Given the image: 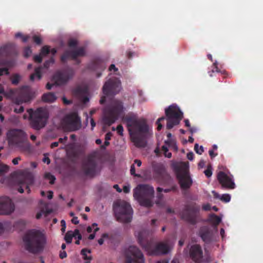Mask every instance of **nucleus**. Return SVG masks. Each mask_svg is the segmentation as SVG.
<instances>
[{
	"label": "nucleus",
	"mask_w": 263,
	"mask_h": 263,
	"mask_svg": "<svg viewBox=\"0 0 263 263\" xmlns=\"http://www.w3.org/2000/svg\"><path fill=\"white\" fill-rule=\"evenodd\" d=\"M126 122L132 141L137 147H144L149 135V126L144 119H138L136 114L129 112L123 118Z\"/></svg>",
	"instance_id": "nucleus-1"
},
{
	"label": "nucleus",
	"mask_w": 263,
	"mask_h": 263,
	"mask_svg": "<svg viewBox=\"0 0 263 263\" xmlns=\"http://www.w3.org/2000/svg\"><path fill=\"white\" fill-rule=\"evenodd\" d=\"M23 241L25 249L27 251L36 253L43 250L45 238L44 235L39 231L32 230L24 236Z\"/></svg>",
	"instance_id": "nucleus-2"
},
{
	"label": "nucleus",
	"mask_w": 263,
	"mask_h": 263,
	"mask_svg": "<svg viewBox=\"0 0 263 263\" xmlns=\"http://www.w3.org/2000/svg\"><path fill=\"white\" fill-rule=\"evenodd\" d=\"M7 137L10 146L17 148L23 152L30 149V145L28 140V136L24 130L11 129L8 132Z\"/></svg>",
	"instance_id": "nucleus-3"
},
{
	"label": "nucleus",
	"mask_w": 263,
	"mask_h": 263,
	"mask_svg": "<svg viewBox=\"0 0 263 263\" xmlns=\"http://www.w3.org/2000/svg\"><path fill=\"white\" fill-rule=\"evenodd\" d=\"M145 231H142L138 232L137 236L138 243L143 249L151 255H158L168 253L170 247L167 244L160 242L153 247L152 241L145 237Z\"/></svg>",
	"instance_id": "nucleus-4"
},
{
	"label": "nucleus",
	"mask_w": 263,
	"mask_h": 263,
	"mask_svg": "<svg viewBox=\"0 0 263 263\" xmlns=\"http://www.w3.org/2000/svg\"><path fill=\"white\" fill-rule=\"evenodd\" d=\"M154 189L148 184H141L134 190V196L142 206L150 208L153 205Z\"/></svg>",
	"instance_id": "nucleus-5"
},
{
	"label": "nucleus",
	"mask_w": 263,
	"mask_h": 263,
	"mask_svg": "<svg viewBox=\"0 0 263 263\" xmlns=\"http://www.w3.org/2000/svg\"><path fill=\"white\" fill-rule=\"evenodd\" d=\"M27 112L32 128L39 130L46 126L49 118V114L46 108L39 107L35 110L30 108L27 110Z\"/></svg>",
	"instance_id": "nucleus-6"
},
{
	"label": "nucleus",
	"mask_w": 263,
	"mask_h": 263,
	"mask_svg": "<svg viewBox=\"0 0 263 263\" xmlns=\"http://www.w3.org/2000/svg\"><path fill=\"white\" fill-rule=\"evenodd\" d=\"M123 112V106L121 102L114 100L104 110L103 122L104 125L110 126L115 122Z\"/></svg>",
	"instance_id": "nucleus-7"
},
{
	"label": "nucleus",
	"mask_w": 263,
	"mask_h": 263,
	"mask_svg": "<svg viewBox=\"0 0 263 263\" xmlns=\"http://www.w3.org/2000/svg\"><path fill=\"white\" fill-rule=\"evenodd\" d=\"M113 209L118 221L124 223H128L131 221L133 210L129 203L121 201L115 203Z\"/></svg>",
	"instance_id": "nucleus-8"
},
{
	"label": "nucleus",
	"mask_w": 263,
	"mask_h": 263,
	"mask_svg": "<svg viewBox=\"0 0 263 263\" xmlns=\"http://www.w3.org/2000/svg\"><path fill=\"white\" fill-rule=\"evenodd\" d=\"M200 207L196 203L186 204L180 213V218L184 221L195 225L198 221Z\"/></svg>",
	"instance_id": "nucleus-9"
},
{
	"label": "nucleus",
	"mask_w": 263,
	"mask_h": 263,
	"mask_svg": "<svg viewBox=\"0 0 263 263\" xmlns=\"http://www.w3.org/2000/svg\"><path fill=\"white\" fill-rule=\"evenodd\" d=\"M165 113L167 117L166 127L168 129L178 125L183 118V113L180 108L173 105L166 108Z\"/></svg>",
	"instance_id": "nucleus-10"
},
{
	"label": "nucleus",
	"mask_w": 263,
	"mask_h": 263,
	"mask_svg": "<svg viewBox=\"0 0 263 263\" xmlns=\"http://www.w3.org/2000/svg\"><path fill=\"white\" fill-rule=\"evenodd\" d=\"M61 123L63 127L68 131H76L81 127L80 117L75 112L66 115L62 120Z\"/></svg>",
	"instance_id": "nucleus-11"
},
{
	"label": "nucleus",
	"mask_w": 263,
	"mask_h": 263,
	"mask_svg": "<svg viewBox=\"0 0 263 263\" xmlns=\"http://www.w3.org/2000/svg\"><path fill=\"white\" fill-rule=\"evenodd\" d=\"M125 263H145L144 255L135 246H129L125 252Z\"/></svg>",
	"instance_id": "nucleus-12"
},
{
	"label": "nucleus",
	"mask_w": 263,
	"mask_h": 263,
	"mask_svg": "<svg viewBox=\"0 0 263 263\" xmlns=\"http://www.w3.org/2000/svg\"><path fill=\"white\" fill-rule=\"evenodd\" d=\"M175 172L181 188L183 190L190 188L192 184V180L188 168L185 166H178L175 168Z\"/></svg>",
	"instance_id": "nucleus-13"
},
{
	"label": "nucleus",
	"mask_w": 263,
	"mask_h": 263,
	"mask_svg": "<svg viewBox=\"0 0 263 263\" xmlns=\"http://www.w3.org/2000/svg\"><path fill=\"white\" fill-rule=\"evenodd\" d=\"M153 169L154 178L158 182L161 184H166L171 181V177L166 172L163 164L161 163L153 164Z\"/></svg>",
	"instance_id": "nucleus-14"
},
{
	"label": "nucleus",
	"mask_w": 263,
	"mask_h": 263,
	"mask_svg": "<svg viewBox=\"0 0 263 263\" xmlns=\"http://www.w3.org/2000/svg\"><path fill=\"white\" fill-rule=\"evenodd\" d=\"M103 92L106 96H113L121 90V82L117 78L109 79L103 85Z\"/></svg>",
	"instance_id": "nucleus-15"
},
{
	"label": "nucleus",
	"mask_w": 263,
	"mask_h": 263,
	"mask_svg": "<svg viewBox=\"0 0 263 263\" xmlns=\"http://www.w3.org/2000/svg\"><path fill=\"white\" fill-rule=\"evenodd\" d=\"M217 180L221 186V188L227 190L234 189L236 187L233 176L227 175L222 171H220L217 176Z\"/></svg>",
	"instance_id": "nucleus-16"
},
{
	"label": "nucleus",
	"mask_w": 263,
	"mask_h": 263,
	"mask_svg": "<svg viewBox=\"0 0 263 263\" xmlns=\"http://www.w3.org/2000/svg\"><path fill=\"white\" fill-rule=\"evenodd\" d=\"M74 75V71L72 69H69L63 72H57L52 77V81L56 85H61L65 84Z\"/></svg>",
	"instance_id": "nucleus-17"
},
{
	"label": "nucleus",
	"mask_w": 263,
	"mask_h": 263,
	"mask_svg": "<svg viewBox=\"0 0 263 263\" xmlns=\"http://www.w3.org/2000/svg\"><path fill=\"white\" fill-rule=\"evenodd\" d=\"M34 182V177L33 175L30 173H27L23 174L18 179V184L19 187L18 191L20 193H24L23 187H25L27 190L28 193L30 192L29 186L33 184Z\"/></svg>",
	"instance_id": "nucleus-18"
},
{
	"label": "nucleus",
	"mask_w": 263,
	"mask_h": 263,
	"mask_svg": "<svg viewBox=\"0 0 263 263\" xmlns=\"http://www.w3.org/2000/svg\"><path fill=\"white\" fill-rule=\"evenodd\" d=\"M14 209V204L10 198L0 197V215H10L13 212Z\"/></svg>",
	"instance_id": "nucleus-19"
},
{
	"label": "nucleus",
	"mask_w": 263,
	"mask_h": 263,
	"mask_svg": "<svg viewBox=\"0 0 263 263\" xmlns=\"http://www.w3.org/2000/svg\"><path fill=\"white\" fill-rule=\"evenodd\" d=\"M83 168L85 174L89 176L93 177L97 173V164L92 157H89L83 164Z\"/></svg>",
	"instance_id": "nucleus-20"
},
{
	"label": "nucleus",
	"mask_w": 263,
	"mask_h": 263,
	"mask_svg": "<svg viewBox=\"0 0 263 263\" xmlns=\"http://www.w3.org/2000/svg\"><path fill=\"white\" fill-rule=\"evenodd\" d=\"M190 256L192 259L197 263L203 261V251L199 245H194L190 249Z\"/></svg>",
	"instance_id": "nucleus-21"
},
{
	"label": "nucleus",
	"mask_w": 263,
	"mask_h": 263,
	"mask_svg": "<svg viewBox=\"0 0 263 263\" xmlns=\"http://www.w3.org/2000/svg\"><path fill=\"white\" fill-rule=\"evenodd\" d=\"M106 68V64L105 62L100 59H96L90 63L88 66V69L96 71H103ZM102 73L100 72H97V77L99 78L101 76Z\"/></svg>",
	"instance_id": "nucleus-22"
},
{
	"label": "nucleus",
	"mask_w": 263,
	"mask_h": 263,
	"mask_svg": "<svg viewBox=\"0 0 263 263\" xmlns=\"http://www.w3.org/2000/svg\"><path fill=\"white\" fill-rule=\"evenodd\" d=\"M30 100V94L27 86L22 87L18 92V97L15 100V103L20 104L23 102H27Z\"/></svg>",
	"instance_id": "nucleus-23"
},
{
	"label": "nucleus",
	"mask_w": 263,
	"mask_h": 263,
	"mask_svg": "<svg viewBox=\"0 0 263 263\" xmlns=\"http://www.w3.org/2000/svg\"><path fill=\"white\" fill-rule=\"evenodd\" d=\"M199 235L204 242L209 243L212 240L213 233V231L210 228L203 226L200 228Z\"/></svg>",
	"instance_id": "nucleus-24"
},
{
	"label": "nucleus",
	"mask_w": 263,
	"mask_h": 263,
	"mask_svg": "<svg viewBox=\"0 0 263 263\" xmlns=\"http://www.w3.org/2000/svg\"><path fill=\"white\" fill-rule=\"evenodd\" d=\"M16 53L15 46L13 43H8L0 48V54L1 56L9 57Z\"/></svg>",
	"instance_id": "nucleus-25"
},
{
	"label": "nucleus",
	"mask_w": 263,
	"mask_h": 263,
	"mask_svg": "<svg viewBox=\"0 0 263 263\" xmlns=\"http://www.w3.org/2000/svg\"><path fill=\"white\" fill-rule=\"evenodd\" d=\"M71 51L72 60H76L78 57H84L86 54L85 48L84 47H81Z\"/></svg>",
	"instance_id": "nucleus-26"
},
{
	"label": "nucleus",
	"mask_w": 263,
	"mask_h": 263,
	"mask_svg": "<svg viewBox=\"0 0 263 263\" xmlns=\"http://www.w3.org/2000/svg\"><path fill=\"white\" fill-rule=\"evenodd\" d=\"M212 193L214 198L220 199L222 201L224 202H228L231 200V196L228 194H224L221 196L214 191H212Z\"/></svg>",
	"instance_id": "nucleus-27"
},
{
	"label": "nucleus",
	"mask_w": 263,
	"mask_h": 263,
	"mask_svg": "<svg viewBox=\"0 0 263 263\" xmlns=\"http://www.w3.org/2000/svg\"><path fill=\"white\" fill-rule=\"evenodd\" d=\"M87 93V90L86 88L80 86L77 87L73 90V93L78 98H81L86 95Z\"/></svg>",
	"instance_id": "nucleus-28"
},
{
	"label": "nucleus",
	"mask_w": 263,
	"mask_h": 263,
	"mask_svg": "<svg viewBox=\"0 0 263 263\" xmlns=\"http://www.w3.org/2000/svg\"><path fill=\"white\" fill-rule=\"evenodd\" d=\"M57 97L52 92L45 93L42 96V100L45 102L52 103L55 101Z\"/></svg>",
	"instance_id": "nucleus-29"
},
{
	"label": "nucleus",
	"mask_w": 263,
	"mask_h": 263,
	"mask_svg": "<svg viewBox=\"0 0 263 263\" xmlns=\"http://www.w3.org/2000/svg\"><path fill=\"white\" fill-rule=\"evenodd\" d=\"M210 220L213 223L214 229L217 231V226L220 223L221 218L219 216L213 214L210 216Z\"/></svg>",
	"instance_id": "nucleus-30"
},
{
	"label": "nucleus",
	"mask_w": 263,
	"mask_h": 263,
	"mask_svg": "<svg viewBox=\"0 0 263 263\" xmlns=\"http://www.w3.org/2000/svg\"><path fill=\"white\" fill-rule=\"evenodd\" d=\"M42 67L41 66H39L35 68L34 70V72L31 74L30 76V80L31 81H34L35 78H37V80H40L42 78Z\"/></svg>",
	"instance_id": "nucleus-31"
},
{
	"label": "nucleus",
	"mask_w": 263,
	"mask_h": 263,
	"mask_svg": "<svg viewBox=\"0 0 263 263\" xmlns=\"http://www.w3.org/2000/svg\"><path fill=\"white\" fill-rule=\"evenodd\" d=\"M69 58L72 59V51L66 50L61 57V61L63 63H65Z\"/></svg>",
	"instance_id": "nucleus-32"
},
{
	"label": "nucleus",
	"mask_w": 263,
	"mask_h": 263,
	"mask_svg": "<svg viewBox=\"0 0 263 263\" xmlns=\"http://www.w3.org/2000/svg\"><path fill=\"white\" fill-rule=\"evenodd\" d=\"M76 144L74 143L70 144L68 147V152L69 154L73 157H77L78 152L76 149Z\"/></svg>",
	"instance_id": "nucleus-33"
},
{
	"label": "nucleus",
	"mask_w": 263,
	"mask_h": 263,
	"mask_svg": "<svg viewBox=\"0 0 263 263\" xmlns=\"http://www.w3.org/2000/svg\"><path fill=\"white\" fill-rule=\"evenodd\" d=\"M156 190L157 192L156 197L158 200V201L156 202V203L158 204L159 202L161 201L162 200V199L163 198V195L162 193V192L163 190V189L161 188L160 187H158L156 189Z\"/></svg>",
	"instance_id": "nucleus-34"
},
{
	"label": "nucleus",
	"mask_w": 263,
	"mask_h": 263,
	"mask_svg": "<svg viewBox=\"0 0 263 263\" xmlns=\"http://www.w3.org/2000/svg\"><path fill=\"white\" fill-rule=\"evenodd\" d=\"M50 52V47L47 45L44 46L41 49L40 54L42 57H44L48 54Z\"/></svg>",
	"instance_id": "nucleus-35"
},
{
	"label": "nucleus",
	"mask_w": 263,
	"mask_h": 263,
	"mask_svg": "<svg viewBox=\"0 0 263 263\" xmlns=\"http://www.w3.org/2000/svg\"><path fill=\"white\" fill-rule=\"evenodd\" d=\"M9 170V166L0 162V176L4 175Z\"/></svg>",
	"instance_id": "nucleus-36"
},
{
	"label": "nucleus",
	"mask_w": 263,
	"mask_h": 263,
	"mask_svg": "<svg viewBox=\"0 0 263 263\" xmlns=\"http://www.w3.org/2000/svg\"><path fill=\"white\" fill-rule=\"evenodd\" d=\"M72 231H68L65 235L64 239L67 243H70L72 239Z\"/></svg>",
	"instance_id": "nucleus-37"
},
{
	"label": "nucleus",
	"mask_w": 263,
	"mask_h": 263,
	"mask_svg": "<svg viewBox=\"0 0 263 263\" xmlns=\"http://www.w3.org/2000/svg\"><path fill=\"white\" fill-rule=\"evenodd\" d=\"M45 178L49 180V183L53 184L54 183L55 177L50 173H47L45 174Z\"/></svg>",
	"instance_id": "nucleus-38"
},
{
	"label": "nucleus",
	"mask_w": 263,
	"mask_h": 263,
	"mask_svg": "<svg viewBox=\"0 0 263 263\" xmlns=\"http://www.w3.org/2000/svg\"><path fill=\"white\" fill-rule=\"evenodd\" d=\"M12 84L17 85L20 81V76L18 74H14L11 78Z\"/></svg>",
	"instance_id": "nucleus-39"
},
{
	"label": "nucleus",
	"mask_w": 263,
	"mask_h": 263,
	"mask_svg": "<svg viewBox=\"0 0 263 263\" xmlns=\"http://www.w3.org/2000/svg\"><path fill=\"white\" fill-rule=\"evenodd\" d=\"M87 253H90V251L86 249H83L81 251V254L83 256V258L85 260H90L91 259L90 256L87 255Z\"/></svg>",
	"instance_id": "nucleus-40"
},
{
	"label": "nucleus",
	"mask_w": 263,
	"mask_h": 263,
	"mask_svg": "<svg viewBox=\"0 0 263 263\" xmlns=\"http://www.w3.org/2000/svg\"><path fill=\"white\" fill-rule=\"evenodd\" d=\"M54 63V59L53 57H51L48 60L46 61L44 63V68H48L51 64Z\"/></svg>",
	"instance_id": "nucleus-41"
},
{
	"label": "nucleus",
	"mask_w": 263,
	"mask_h": 263,
	"mask_svg": "<svg viewBox=\"0 0 263 263\" xmlns=\"http://www.w3.org/2000/svg\"><path fill=\"white\" fill-rule=\"evenodd\" d=\"M194 150L196 153L199 155H201L204 151L203 146H200L199 147V145L197 143H196L194 145Z\"/></svg>",
	"instance_id": "nucleus-42"
},
{
	"label": "nucleus",
	"mask_w": 263,
	"mask_h": 263,
	"mask_svg": "<svg viewBox=\"0 0 263 263\" xmlns=\"http://www.w3.org/2000/svg\"><path fill=\"white\" fill-rule=\"evenodd\" d=\"M32 53V50L30 47H26L24 49V56L25 58H28L30 56Z\"/></svg>",
	"instance_id": "nucleus-43"
},
{
	"label": "nucleus",
	"mask_w": 263,
	"mask_h": 263,
	"mask_svg": "<svg viewBox=\"0 0 263 263\" xmlns=\"http://www.w3.org/2000/svg\"><path fill=\"white\" fill-rule=\"evenodd\" d=\"M33 41L37 45H41L42 43V39L40 36L34 35L32 37Z\"/></svg>",
	"instance_id": "nucleus-44"
},
{
	"label": "nucleus",
	"mask_w": 263,
	"mask_h": 263,
	"mask_svg": "<svg viewBox=\"0 0 263 263\" xmlns=\"http://www.w3.org/2000/svg\"><path fill=\"white\" fill-rule=\"evenodd\" d=\"M130 173L132 175L135 177H140L141 175L136 173L135 167L134 164H132L130 166Z\"/></svg>",
	"instance_id": "nucleus-45"
},
{
	"label": "nucleus",
	"mask_w": 263,
	"mask_h": 263,
	"mask_svg": "<svg viewBox=\"0 0 263 263\" xmlns=\"http://www.w3.org/2000/svg\"><path fill=\"white\" fill-rule=\"evenodd\" d=\"M164 120H165V117H162L159 118L157 120V121L156 122V124L158 125V126H157V130H160L162 129V125L161 124L160 122L162 121H163Z\"/></svg>",
	"instance_id": "nucleus-46"
},
{
	"label": "nucleus",
	"mask_w": 263,
	"mask_h": 263,
	"mask_svg": "<svg viewBox=\"0 0 263 263\" xmlns=\"http://www.w3.org/2000/svg\"><path fill=\"white\" fill-rule=\"evenodd\" d=\"M205 175L208 177H210L212 175L211 166H208V168L204 171Z\"/></svg>",
	"instance_id": "nucleus-47"
},
{
	"label": "nucleus",
	"mask_w": 263,
	"mask_h": 263,
	"mask_svg": "<svg viewBox=\"0 0 263 263\" xmlns=\"http://www.w3.org/2000/svg\"><path fill=\"white\" fill-rule=\"evenodd\" d=\"M43 57L40 54L39 55H35L33 57V60L35 62L41 63L42 61Z\"/></svg>",
	"instance_id": "nucleus-48"
},
{
	"label": "nucleus",
	"mask_w": 263,
	"mask_h": 263,
	"mask_svg": "<svg viewBox=\"0 0 263 263\" xmlns=\"http://www.w3.org/2000/svg\"><path fill=\"white\" fill-rule=\"evenodd\" d=\"M9 75V72L8 70V69L7 68L4 67V68H1L0 69V76H3V75Z\"/></svg>",
	"instance_id": "nucleus-49"
},
{
	"label": "nucleus",
	"mask_w": 263,
	"mask_h": 263,
	"mask_svg": "<svg viewBox=\"0 0 263 263\" xmlns=\"http://www.w3.org/2000/svg\"><path fill=\"white\" fill-rule=\"evenodd\" d=\"M77 42L74 40H70L68 43V45L70 47H75L77 45Z\"/></svg>",
	"instance_id": "nucleus-50"
},
{
	"label": "nucleus",
	"mask_w": 263,
	"mask_h": 263,
	"mask_svg": "<svg viewBox=\"0 0 263 263\" xmlns=\"http://www.w3.org/2000/svg\"><path fill=\"white\" fill-rule=\"evenodd\" d=\"M118 134L120 136H123V127L121 125H119L116 128Z\"/></svg>",
	"instance_id": "nucleus-51"
},
{
	"label": "nucleus",
	"mask_w": 263,
	"mask_h": 263,
	"mask_svg": "<svg viewBox=\"0 0 263 263\" xmlns=\"http://www.w3.org/2000/svg\"><path fill=\"white\" fill-rule=\"evenodd\" d=\"M24 108L22 106H19L18 108H14V112L16 113H21L24 111Z\"/></svg>",
	"instance_id": "nucleus-52"
},
{
	"label": "nucleus",
	"mask_w": 263,
	"mask_h": 263,
	"mask_svg": "<svg viewBox=\"0 0 263 263\" xmlns=\"http://www.w3.org/2000/svg\"><path fill=\"white\" fill-rule=\"evenodd\" d=\"M135 55V53L134 52H132L130 51H127L126 52V57L129 59H132L133 58V57Z\"/></svg>",
	"instance_id": "nucleus-53"
},
{
	"label": "nucleus",
	"mask_w": 263,
	"mask_h": 263,
	"mask_svg": "<svg viewBox=\"0 0 263 263\" xmlns=\"http://www.w3.org/2000/svg\"><path fill=\"white\" fill-rule=\"evenodd\" d=\"M80 99L84 104H86L89 101V98L86 95L84 96L83 97H81V98H80Z\"/></svg>",
	"instance_id": "nucleus-54"
},
{
	"label": "nucleus",
	"mask_w": 263,
	"mask_h": 263,
	"mask_svg": "<svg viewBox=\"0 0 263 263\" xmlns=\"http://www.w3.org/2000/svg\"><path fill=\"white\" fill-rule=\"evenodd\" d=\"M112 136V134L111 132H108L105 136V140L106 141H109L111 139V137Z\"/></svg>",
	"instance_id": "nucleus-55"
},
{
	"label": "nucleus",
	"mask_w": 263,
	"mask_h": 263,
	"mask_svg": "<svg viewBox=\"0 0 263 263\" xmlns=\"http://www.w3.org/2000/svg\"><path fill=\"white\" fill-rule=\"evenodd\" d=\"M61 223L62 226L61 231L63 232H64L66 229V222L64 220H62L61 221Z\"/></svg>",
	"instance_id": "nucleus-56"
},
{
	"label": "nucleus",
	"mask_w": 263,
	"mask_h": 263,
	"mask_svg": "<svg viewBox=\"0 0 263 263\" xmlns=\"http://www.w3.org/2000/svg\"><path fill=\"white\" fill-rule=\"evenodd\" d=\"M21 158L20 157H17L16 158H14L12 162L14 165H17L18 163V161L21 160Z\"/></svg>",
	"instance_id": "nucleus-57"
},
{
	"label": "nucleus",
	"mask_w": 263,
	"mask_h": 263,
	"mask_svg": "<svg viewBox=\"0 0 263 263\" xmlns=\"http://www.w3.org/2000/svg\"><path fill=\"white\" fill-rule=\"evenodd\" d=\"M30 38V36L29 35H23V36L22 37V41L24 42V43H26L28 41V40Z\"/></svg>",
	"instance_id": "nucleus-58"
},
{
	"label": "nucleus",
	"mask_w": 263,
	"mask_h": 263,
	"mask_svg": "<svg viewBox=\"0 0 263 263\" xmlns=\"http://www.w3.org/2000/svg\"><path fill=\"white\" fill-rule=\"evenodd\" d=\"M45 212L44 210H42L41 212L37 213L36 215V219H39L41 218L42 216V215L44 214Z\"/></svg>",
	"instance_id": "nucleus-59"
},
{
	"label": "nucleus",
	"mask_w": 263,
	"mask_h": 263,
	"mask_svg": "<svg viewBox=\"0 0 263 263\" xmlns=\"http://www.w3.org/2000/svg\"><path fill=\"white\" fill-rule=\"evenodd\" d=\"M194 154L193 152H190L187 154V158L190 160H192L194 159Z\"/></svg>",
	"instance_id": "nucleus-60"
},
{
	"label": "nucleus",
	"mask_w": 263,
	"mask_h": 263,
	"mask_svg": "<svg viewBox=\"0 0 263 263\" xmlns=\"http://www.w3.org/2000/svg\"><path fill=\"white\" fill-rule=\"evenodd\" d=\"M67 256V253L65 251H61L60 253V257L61 259H63Z\"/></svg>",
	"instance_id": "nucleus-61"
},
{
	"label": "nucleus",
	"mask_w": 263,
	"mask_h": 263,
	"mask_svg": "<svg viewBox=\"0 0 263 263\" xmlns=\"http://www.w3.org/2000/svg\"><path fill=\"white\" fill-rule=\"evenodd\" d=\"M43 161L44 163H46L47 164H49L50 163V159L49 158V157H47L46 156H45L43 158Z\"/></svg>",
	"instance_id": "nucleus-62"
},
{
	"label": "nucleus",
	"mask_w": 263,
	"mask_h": 263,
	"mask_svg": "<svg viewBox=\"0 0 263 263\" xmlns=\"http://www.w3.org/2000/svg\"><path fill=\"white\" fill-rule=\"evenodd\" d=\"M202 209L204 211H210L211 206L209 204H204L202 206Z\"/></svg>",
	"instance_id": "nucleus-63"
},
{
	"label": "nucleus",
	"mask_w": 263,
	"mask_h": 263,
	"mask_svg": "<svg viewBox=\"0 0 263 263\" xmlns=\"http://www.w3.org/2000/svg\"><path fill=\"white\" fill-rule=\"evenodd\" d=\"M71 222L73 224H77L79 222V220H78V218L77 217H73L71 219Z\"/></svg>",
	"instance_id": "nucleus-64"
}]
</instances>
